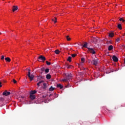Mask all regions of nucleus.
Returning a JSON list of instances; mask_svg holds the SVG:
<instances>
[{"instance_id": "1", "label": "nucleus", "mask_w": 125, "mask_h": 125, "mask_svg": "<svg viewBox=\"0 0 125 125\" xmlns=\"http://www.w3.org/2000/svg\"><path fill=\"white\" fill-rule=\"evenodd\" d=\"M71 79H72V74L70 73H67L65 74V78L62 79V81L63 82H68Z\"/></svg>"}, {"instance_id": "2", "label": "nucleus", "mask_w": 125, "mask_h": 125, "mask_svg": "<svg viewBox=\"0 0 125 125\" xmlns=\"http://www.w3.org/2000/svg\"><path fill=\"white\" fill-rule=\"evenodd\" d=\"M27 76L31 82H32V81L34 80V78H35V76H34L33 74H31V72L30 71H28Z\"/></svg>"}, {"instance_id": "3", "label": "nucleus", "mask_w": 125, "mask_h": 125, "mask_svg": "<svg viewBox=\"0 0 125 125\" xmlns=\"http://www.w3.org/2000/svg\"><path fill=\"white\" fill-rule=\"evenodd\" d=\"M87 49L92 54H95V53H96V52H95V50L93 48H87Z\"/></svg>"}, {"instance_id": "4", "label": "nucleus", "mask_w": 125, "mask_h": 125, "mask_svg": "<svg viewBox=\"0 0 125 125\" xmlns=\"http://www.w3.org/2000/svg\"><path fill=\"white\" fill-rule=\"evenodd\" d=\"M100 39L98 37H94L92 39V42H93L95 44L98 42V41H100Z\"/></svg>"}, {"instance_id": "5", "label": "nucleus", "mask_w": 125, "mask_h": 125, "mask_svg": "<svg viewBox=\"0 0 125 125\" xmlns=\"http://www.w3.org/2000/svg\"><path fill=\"white\" fill-rule=\"evenodd\" d=\"M98 62H99V61L98 59H95L91 61L92 64H93V65H95V66H97L98 64Z\"/></svg>"}, {"instance_id": "6", "label": "nucleus", "mask_w": 125, "mask_h": 125, "mask_svg": "<svg viewBox=\"0 0 125 125\" xmlns=\"http://www.w3.org/2000/svg\"><path fill=\"white\" fill-rule=\"evenodd\" d=\"M38 59H39V60H42V62H44L45 60H46V58H45V57L41 55L38 58Z\"/></svg>"}, {"instance_id": "7", "label": "nucleus", "mask_w": 125, "mask_h": 125, "mask_svg": "<svg viewBox=\"0 0 125 125\" xmlns=\"http://www.w3.org/2000/svg\"><path fill=\"white\" fill-rule=\"evenodd\" d=\"M2 95H4V96H8V95H10V92L6 90L3 92Z\"/></svg>"}, {"instance_id": "8", "label": "nucleus", "mask_w": 125, "mask_h": 125, "mask_svg": "<svg viewBox=\"0 0 125 125\" xmlns=\"http://www.w3.org/2000/svg\"><path fill=\"white\" fill-rule=\"evenodd\" d=\"M112 59L114 62H118V61H119L118 57H117L116 56H113Z\"/></svg>"}, {"instance_id": "9", "label": "nucleus", "mask_w": 125, "mask_h": 125, "mask_svg": "<svg viewBox=\"0 0 125 125\" xmlns=\"http://www.w3.org/2000/svg\"><path fill=\"white\" fill-rule=\"evenodd\" d=\"M30 99H32V100H33V99H35L36 98V96L30 93Z\"/></svg>"}, {"instance_id": "10", "label": "nucleus", "mask_w": 125, "mask_h": 125, "mask_svg": "<svg viewBox=\"0 0 125 125\" xmlns=\"http://www.w3.org/2000/svg\"><path fill=\"white\" fill-rule=\"evenodd\" d=\"M18 9V6H13V12H14V11H16Z\"/></svg>"}, {"instance_id": "11", "label": "nucleus", "mask_w": 125, "mask_h": 125, "mask_svg": "<svg viewBox=\"0 0 125 125\" xmlns=\"http://www.w3.org/2000/svg\"><path fill=\"white\" fill-rule=\"evenodd\" d=\"M46 78L47 80H50V79H51V75H50L49 74H47L46 76Z\"/></svg>"}, {"instance_id": "12", "label": "nucleus", "mask_w": 125, "mask_h": 125, "mask_svg": "<svg viewBox=\"0 0 125 125\" xmlns=\"http://www.w3.org/2000/svg\"><path fill=\"white\" fill-rule=\"evenodd\" d=\"M113 48H113V45H110L108 46V50L111 51V50H112Z\"/></svg>"}, {"instance_id": "13", "label": "nucleus", "mask_w": 125, "mask_h": 125, "mask_svg": "<svg viewBox=\"0 0 125 125\" xmlns=\"http://www.w3.org/2000/svg\"><path fill=\"white\" fill-rule=\"evenodd\" d=\"M114 33L110 32L109 33L108 36H109V38H113V37H114Z\"/></svg>"}, {"instance_id": "14", "label": "nucleus", "mask_w": 125, "mask_h": 125, "mask_svg": "<svg viewBox=\"0 0 125 125\" xmlns=\"http://www.w3.org/2000/svg\"><path fill=\"white\" fill-rule=\"evenodd\" d=\"M5 60L6 62H10V61H11V59H10L9 57L5 58Z\"/></svg>"}, {"instance_id": "15", "label": "nucleus", "mask_w": 125, "mask_h": 125, "mask_svg": "<svg viewBox=\"0 0 125 125\" xmlns=\"http://www.w3.org/2000/svg\"><path fill=\"white\" fill-rule=\"evenodd\" d=\"M57 87L58 88H60V89H62V88H63V86L62 85H61V84H57Z\"/></svg>"}, {"instance_id": "16", "label": "nucleus", "mask_w": 125, "mask_h": 125, "mask_svg": "<svg viewBox=\"0 0 125 125\" xmlns=\"http://www.w3.org/2000/svg\"><path fill=\"white\" fill-rule=\"evenodd\" d=\"M117 28L118 29H120V30H123V27H122V24H118Z\"/></svg>"}, {"instance_id": "17", "label": "nucleus", "mask_w": 125, "mask_h": 125, "mask_svg": "<svg viewBox=\"0 0 125 125\" xmlns=\"http://www.w3.org/2000/svg\"><path fill=\"white\" fill-rule=\"evenodd\" d=\"M73 66L71 65H69V64H67L66 65V68L67 69H72V68H73Z\"/></svg>"}, {"instance_id": "18", "label": "nucleus", "mask_w": 125, "mask_h": 125, "mask_svg": "<svg viewBox=\"0 0 125 125\" xmlns=\"http://www.w3.org/2000/svg\"><path fill=\"white\" fill-rule=\"evenodd\" d=\"M83 47H85V48H89V47H87V43L85 42V43L83 45Z\"/></svg>"}, {"instance_id": "19", "label": "nucleus", "mask_w": 125, "mask_h": 125, "mask_svg": "<svg viewBox=\"0 0 125 125\" xmlns=\"http://www.w3.org/2000/svg\"><path fill=\"white\" fill-rule=\"evenodd\" d=\"M57 18H56V17H55L54 19H52V21L54 22V23H56V22H57Z\"/></svg>"}, {"instance_id": "20", "label": "nucleus", "mask_w": 125, "mask_h": 125, "mask_svg": "<svg viewBox=\"0 0 125 125\" xmlns=\"http://www.w3.org/2000/svg\"><path fill=\"white\" fill-rule=\"evenodd\" d=\"M54 89H55V88L51 86L50 88L49 89V91H53V90H54Z\"/></svg>"}, {"instance_id": "21", "label": "nucleus", "mask_w": 125, "mask_h": 125, "mask_svg": "<svg viewBox=\"0 0 125 125\" xmlns=\"http://www.w3.org/2000/svg\"><path fill=\"white\" fill-rule=\"evenodd\" d=\"M36 93H37V91H36V90L31 91L30 92V94H33V95H34V94H36Z\"/></svg>"}, {"instance_id": "22", "label": "nucleus", "mask_w": 125, "mask_h": 125, "mask_svg": "<svg viewBox=\"0 0 125 125\" xmlns=\"http://www.w3.org/2000/svg\"><path fill=\"white\" fill-rule=\"evenodd\" d=\"M65 38H66L67 41H71V38H70V37L69 36H66L65 37Z\"/></svg>"}, {"instance_id": "23", "label": "nucleus", "mask_w": 125, "mask_h": 125, "mask_svg": "<svg viewBox=\"0 0 125 125\" xmlns=\"http://www.w3.org/2000/svg\"><path fill=\"white\" fill-rule=\"evenodd\" d=\"M55 53H56V54H59V53H60V51L59 50H56L55 51Z\"/></svg>"}, {"instance_id": "24", "label": "nucleus", "mask_w": 125, "mask_h": 125, "mask_svg": "<svg viewBox=\"0 0 125 125\" xmlns=\"http://www.w3.org/2000/svg\"><path fill=\"white\" fill-rule=\"evenodd\" d=\"M67 61H69V62H72V58L71 57H69L67 59Z\"/></svg>"}, {"instance_id": "25", "label": "nucleus", "mask_w": 125, "mask_h": 125, "mask_svg": "<svg viewBox=\"0 0 125 125\" xmlns=\"http://www.w3.org/2000/svg\"><path fill=\"white\" fill-rule=\"evenodd\" d=\"M45 73L46 74H47V73H49V69L46 68V69H45Z\"/></svg>"}, {"instance_id": "26", "label": "nucleus", "mask_w": 125, "mask_h": 125, "mask_svg": "<svg viewBox=\"0 0 125 125\" xmlns=\"http://www.w3.org/2000/svg\"><path fill=\"white\" fill-rule=\"evenodd\" d=\"M43 88L44 89H45V88H46V83H43Z\"/></svg>"}, {"instance_id": "27", "label": "nucleus", "mask_w": 125, "mask_h": 125, "mask_svg": "<svg viewBox=\"0 0 125 125\" xmlns=\"http://www.w3.org/2000/svg\"><path fill=\"white\" fill-rule=\"evenodd\" d=\"M46 64H47L48 66H49L51 65V63H50V62L47 61H46Z\"/></svg>"}, {"instance_id": "28", "label": "nucleus", "mask_w": 125, "mask_h": 125, "mask_svg": "<svg viewBox=\"0 0 125 125\" xmlns=\"http://www.w3.org/2000/svg\"><path fill=\"white\" fill-rule=\"evenodd\" d=\"M81 61H82V63H84V61H85V59H84V58H81Z\"/></svg>"}, {"instance_id": "29", "label": "nucleus", "mask_w": 125, "mask_h": 125, "mask_svg": "<svg viewBox=\"0 0 125 125\" xmlns=\"http://www.w3.org/2000/svg\"><path fill=\"white\" fill-rule=\"evenodd\" d=\"M119 21H122V22H125V20L124 19V18H121L120 19H119Z\"/></svg>"}, {"instance_id": "30", "label": "nucleus", "mask_w": 125, "mask_h": 125, "mask_svg": "<svg viewBox=\"0 0 125 125\" xmlns=\"http://www.w3.org/2000/svg\"><path fill=\"white\" fill-rule=\"evenodd\" d=\"M41 70L42 71V72H44V71L45 70V69H44V67H42L41 69Z\"/></svg>"}, {"instance_id": "31", "label": "nucleus", "mask_w": 125, "mask_h": 125, "mask_svg": "<svg viewBox=\"0 0 125 125\" xmlns=\"http://www.w3.org/2000/svg\"><path fill=\"white\" fill-rule=\"evenodd\" d=\"M120 39L119 38H118L117 39H116V42H120Z\"/></svg>"}, {"instance_id": "32", "label": "nucleus", "mask_w": 125, "mask_h": 125, "mask_svg": "<svg viewBox=\"0 0 125 125\" xmlns=\"http://www.w3.org/2000/svg\"><path fill=\"white\" fill-rule=\"evenodd\" d=\"M76 56H77V54H73L71 55L72 57H76Z\"/></svg>"}, {"instance_id": "33", "label": "nucleus", "mask_w": 125, "mask_h": 125, "mask_svg": "<svg viewBox=\"0 0 125 125\" xmlns=\"http://www.w3.org/2000/svg\"><path fill=\"white\" fill-rule=\"evenodd\" d=\"M4 60V56L2 55L1 57V60Z\"/></svg>"}, {"instance_id": "34", "label": "nucleus", "mask_w": 125, "mask_h": 125, "mask_svg": "<svg viewBox=\"0 0 125 125\" xmlns=\"http://www.w3.org/2000/svg\"><path fill=\"white\" fill-rule=\"evenodd\" d=\"M44 83V81L42 80L41 81H40L38 83L41 84V83Z\"/></svg>"}, {"instance_id": "35", "label": "nucleus", "mask_w": 125, "mask_h": 125, "mask_svg": "<svg viewBox=\"0 0 125 125\" xmlns=\"http://www.w3.org/2000/svg\"><path fill=\"white\" fill-rule=\"evenodd\" d=\"M13 82L14 83H17V81H16V80H15V79H13Z\"/></svg>"}, {"instance_id": "36", "label": "nucleus", "mask_w": 125, "mask_h": 125, "mask_svg": "<svg viewBox=\"0 0 125 125\" xmlns=\"http://www.w3.org/2000/svg\"><path fill=\"white\" fill-rule=\"evenodd\" d=\"M40 79H42V76H40L38 77V80H40Z\"/></svg>"}, {"instance_id": "37", "label": "nucleus", "mask_w": 125, "mask_h": 125, "mask_svg": "<svg viewBox=\"0 0 125 125\" xmlns=\"http://www.w3.org/2000/svg\"><path fill=\"white\" fill-rule=\"evenodd\" d=\"M0 101H4V99L3 98H0Z\"/></svg>"}, {"instance_id": "38", "label": "nucleus", "mask_w": 125, "mask_h": 125, "mask_svg": "<svg viewBox=\"0 0 125 125\" xmlns=\"http://www.w3.org/2000/svg\"><path fill=\"white\" fill-rule=\"evenodd\" d=\"M2 86V85H1V82H0V87H1Z\"/></svg>"}, {"instance_id": "39", "label": "nucleus", "mask_w": 125, "mask_h": 125, "mask_svg": "<svg viewBox=\"0 0 125 125\" xmlns=\"http://www.w3.org/2000/svg\"><path fill=\"white\" fill-rule=\"evenodd\" d=\"M37 85H38V86H40V83H37Z\"/></svg>"}, {"instance_id": "40", "label": "nucleus", "mask_w": 125, "mask_h": 125, "mask_svg": "<svg viewBox=\"0 0 125 125\" xmlns=\"http://www.w3.org/2000/svg\"><path fill=\"white\" fill-rule=\"evenodd\" d=\"M42 97H43V98H45L46 96H44V95H43V96H42Z\"/></svg>"}, {"instance_id": "41", "label": "nucleus", "mask_w": 125, "mask_h": 125, "mask_svg": "<svg viewBox=\"0 0 125 125\" xmlns=\"http://www.w3.org/2000/svg\"><path fill=\"white\" fill-rule=\"evenodd\" d=\"M31 71V69H28V72H30Z\"/></svg>"}, {"instance_id": "42", "label": "nucleus", "mask_w": 125, "mask_h": 125, "mask_svg": "<svg viewBox=\"0 0 125 125\" xmlns=\"http://www.w3.org/2000/svg\"><path fill=\"white\" fill-rule=\"evenodd\" d=\"M41 75H42V72H41Z\"/></svg>"}, {"instance_id": "43", "label": "nucleus", "mask_w": 125, "mask_h": 125, "mask_svg": "<svg viewBox=\"0 0 125 125\" xmlns=\"http://www.w3.org/2000/svg\"><path fill=\"white\" fill-rule=\"evenodd\" d=\"M21 98H24V96H21Z\"/></svg>"}, {"instance_id": "44", "label": "nucleus", "mask_w": 125, "mask_h": 125, "mask_svg": "<svg viewBox=\"0 0 125 125\" xmlns=\"http://www.w3.org/2000/svg\"><path fill=\"white\" fill-rule=\"evenodd\" d=\"M125 33L123 35V37H125Z\"/></svg>"}, {"instance_id": "45", "label": "nucleus", "mask_w": 125, "mask_h": 125, "mask_svg": "<svg viewBox=\"0 0 125 125\" xmlns=\"http://www.w3.org/2000/svg\"><path fill=\"white\" fill-rule=\"evenodd\" d=\"M0 35H1V33L0 32Z\"/></svg>"}, {"instance_id": "46", "label": "nucleus", "mask_w": 125, "mask_h": 125, "mask_svg": "<svg viewBox=\"0 0 125 125\" xmlns=\"http://www.w3.org/2000/svg\"><path fill=\"white\" fill-rule=\"evenodd\" d=\"M28 42H30V40H28Z\"/></svg>"}]
</instances>
